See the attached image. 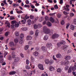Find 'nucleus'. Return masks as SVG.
<instances>
[{"instance_id":"nucleus-38","label":"nucleus","mask_w":76,"mask_h":76,"mask_svg":"<svg viewBox=\"0 0 76 76\" xmlns=\"http://www.w3.org/2000/svg\"><path fill=\"white\" fill-rule=\"evenodd\" d=\"M33 73L34 74L35 73V70L31 71V73H30V74L31 75H32Z\"/></svg>"},{"instance_id":"nucleus-4","label":"nucleus","mask_w":76,"mask_h":76,"mask_svg":"<svg viewBox=\"0 0 76 76\" xmlns=\"http://www.w3.org/2000/svg\"><path fill=\"white\" fill-rule=\"evenodd\" d=\"M62 63V65H64L65 66H66L69 64V62L67 60H66L64 62H63Z\"/></svg>"},{"instance_id":"nucleus-46","label":"nucleus","mask_w":76,"mask_h":76,"mask_svg":"<svg viewBox=\"0 0 76 76\" xmlns=\"http://www.w3.org/2000/svg\"><path fill=\"white\" fill-rule=\"evenodd\" d=\"M64 10L67 11L68 12L69 11V9L68 8H64Z\"/></svg>"},{"instance_id":"nucleus-6","label":"nucleus","mask_w":76,"mask_h":76,"mask_svg":"<svg viewBox=\"0 0 76 76\" xmlns=\"http://www.w3.org/2000/svg\"><path fill=\"white\" fill-rule=\"evenodd\" d=\"M50 21L52 23H53L55 22V23H59V22L58 20V22H56L55 21V20H54V18H53L52 17H51L50 19Z\"/></svg>"},{"instance_id":"nucleus-5","label":"nucleus","mask_w":76,"mask_h":76,"mask_svg":"<svg viewBox=\"0 0 76 76\" xmlns=\"http://www.w3.org/2000/svg\"><path fill=\"white\" fill-rule=\"evenodd\" d=\"M38 67L39 69L42 70H43L44 68L43 67V65L42 64H39L38 65Z\"/></svg>"},{"instance_id":"nucleus-40","label":"nucleus","mask_w":76,"mask_h":76,"mask_svg":"<svg viewBox=\"0 0 76 76\" xmlns=\"http://www.w3.org/2000/svg\"><path fill=\"white\" fill-rule=\"evenodd\" d=\"M24 34H21L20 35V37L21 38H23L24 37Z\"/></svg>"},{"instance_id":"nucleus-43","label":"nucleus","mask_w":76,"mask_h":76,"mask_svg":"<svg viewBox=\"0 0 76 76\" xmlns=\"http://www.w3.org/2000/svg\"><path fill=\"white\" fill-rule=\"evenodd\" d=\"M28 25H30L31 24V20L30 19H28Z\"/></svg>"},{"instance_id":"nucleus-61","label":"nucleus","mask_w":76,"mask_h":76,"mask_svg":"<svg viewBox=\"0 0 76 76\" xmlns=\"http://www.w3.org/2000/svg\"><path fill=\"white\" fill-rule=\"evenodd\" d=\"M54 7L56 9H58V7L57 5H56L54 6Z\"/></svg>"},{"instance_id":"nucleus-13","label":"nucleus","mask_w":76,"mask_h":76,"mask_svg":"<svg viewBox=\"0 0 76 76\" xmlns=\"http://www.w3.org/2000/svg\"><path fill=\"white\" fill-rule=\"evenodd\" d=\"M5 24L7 25V26L9 28H10V23L8 21H6L5 23Z\"/></svg>"},{"instance_id":"nucleus-42","label":"nucleus","mask_w":76,"mask_h":76,"mask_svg":"<svg viewBox=\"0 0 76 76\" xmlns=\"http://www.w3.org/2000/svg\"><path fill=\"white\" fill-rule=\"evenodd\" d=\"M7 54H8V52L5 51L4 53V57H6V56H7Z\"/></svg>"},{"instance_id":"nucleus-14","label":"nucleus","mask_w":76,"mask_h":76,"mask_svg":"<svg viewBox=\"0 0 76 76\" xmlns=\"http://www.w3.org/2000/svg\"><path fill=\"white\" fill-rule=\"evenodd\" d=\"M16 72L15 71H12L9 72V74L10 75H15L16 74Z\"/></svg>"},{"instance_id":"nucleus-48","label":"nucleus","mask_w":76,"mask_h":76,"mask_svg":"<svg viewBox=\"0 0 76 76\" xmlns=\"http://www.w3.org/2000/svg\"><path fill=\"white\" fill-rule=\"evenodd\" d=\"M63 13L65 14V15H67L68 14H69V12H67L65 11H64V12Z\"/></svg>"},{"instance_id":"nucleus-63","label":"nucleus","mask_w":76,"mask_h":76,"mask_svg":"<svg viewBox=\"0 0 76 76\" xmlns=\"http://www.w3.org/2000/svg\"><path fill=\"white\" fill-rule=\"evenodd\" d=\"M45 19L46 20H48L49 19V18H48V17L46 16L45 17Z\"/></svg>"},{"instance_id":"nucleus-35","label":"nucleus","mask_w":76,"mask_h":76,"mask_svg":"<svg viewBox=\"0 0 76 76\" xmlns=\"http://www.w3.org/2000/svg\"><path fill=\"white\" fill-rule=\"evenodd\" d=\"M12 6L14 7H18L19 6V5L18 4H12Z\"/></svg>"},{"instance_id":"nucleus-56","label":"nucleus","mask_w":76,"mask_h":76,"mask_svg":"<svg viewBox=\"0 0 76 76\" xmlns=\"http://www.w3.org/2000/svg\"><path fill=\"white\" fill-rule=\"evenodd\" d=\"M73 23L75 24H76V19H75L74 20Z\"/></svg>"},{"instance_id":"nucleus-2","label":"nucleus","mask_w":76,"mask_h":76,"mask_svg":"<svg viewBox=\"0 0 76 76\" xmlns=\"http://www.w3.org/2000/svg\"><path fill=\"white\" fill-rule=\"evenodd\" d=\"M59 36V34L56 33H55L52 36V38L53 39H56Z\"/></svg>"},{"instance_id":"nucleus-32","label":"nucleus","mask_w":76,"mask_h":76,"mask_svg":"<svg viewBox=\"0 0 76 76\" xmlns=\"http://www.w3.org/2000/svg\"><path fill=\"white\" fill-rule=\"evenodd\" d=\"M16 12L18 14L21 13H23L21 10H19V11H17Z\"/></svg>"},{"instance_id":"nucleus-19","label":"nucleus","mask_w":76,"mask_h":76,"mask_svg":"<svg viewBox=\"0 0 76 76\" xmlns=\"http://www.w3.org/2000/svg\"><path fill=\"white\" fill-rule=\"evenodd\" d=\"M47 25L49 27H50L52 25V23L50 22H48L47 23Z\"/></svg>"},{"instance_id":"nucleus-37","label":"nucleus","mask_w":76,"mask_h":76,"mask_svg":"<svg viewBox=\"0 0 76 76\" xmlns=\"http://www.w3.org/2000/svg\"><path fill=\"white\" fill-rule=\"evenodd\" d=\"M19 24H18L17 22L15 24V26L16 27H18L19 26Z\"/></svg>"},{"instance_id":"nucleus-18","label":"nucleus","mask_w":76,"mask_h":76,"mask_svg":"<svg viewBox=\"0 0 76 76\" xmlns=\"http://www.w3.org/2000/svg\"><path fill=\"white\" fill-rule=\"evenodd\" d=\"M12 58H15V53L14 52H12Z\"/></svg>"},{"instance_id":"nucleus-24","label":"nucleus","mask_w":76,"mask_h":76,"mask_svg":"<svg viewBox=\"0 0 76 76\" xmlns=\"http://www.w3.org/2000/svg\"><path fill=\"white\" fill-rule=\"evenodd\" d=\"M48 39V36L47 35H45L44 38V39L45 40H46Z\"/></svg>"},{"instance_id":"nucleus-36","label":"nucleus","mask_w":76,"mask_h":76,"mask_svg":"<svg viewBox=\"0 0 76 76\" xmlns=\"http://www.w3.org/2000/svg\"><path fill=\"white\" fill-rule=\"evenodd\" d=\"M34 33V32H33V31H30V32H29V34H30V35H33Z\"/></svg>"},{"instance_id":"nucleus-49","label":"nucleus","mask_w":76,"mask_h":76,"mask_svg":"<svg viewBox=\"0 0 76 76\" xmlns=\"http://www.w3.org/2000/svg\"><path fill=\"white\" fill-rule=\"evenodd\" d=\"M43 20V18L41 17L40 18L39 21L40 22H41Z\"/></svg>"},{"instance_id":"nucleus-8","label":"nucleus","mask_w":76,"mask_h":76,"mask_svg":"<svg viewBox=\"0 0 76 76\" xmlns=\"http://www.w3.org/2000/svg\"><path fill=\"white\" fill-rule=\"evenodd\" d=\"M76 69V62H75L74 64V66L72 68V70L75 71Z\"/></svg>"},{"instance_id":"nucleus-25","label":"nucleus","mask_w":76,"mask_h":76,"mask_svg":"<svg viewBox=\"0 0 76 76\" xmlns=\"http://www.w3.org/2000/svg\"><path fill=\"white\" fill-rule=\"evenodd\" d=\"M39 32V31L38 30H37L35 32V35L36 36H38Z\"/></svg>"},{"instance_id":"nucleus-21","label":"nucleus","mask_w":76,"mask_h":76,"mask_svg":"<svg viewBox=\"0 0 76 76\" xmlns=\"http://www.w3.org/2000/svg\"><path fill=\"white\" fill-rule=\"evenodd\" d=\"M9 45H10V46L11 47L14 45V42H10V43Z\"/></svg>"},{"instance_id":"nucleus-23","label":"nucleus","mask_w":76,"mask_h":76,"mask_svg":"<svg viewBox=\"0 0 76 76\" xmlns=\"http://www.w3.org/2000/svg\"><path fill=\"white\" fill-rule=\"evenodd\" d=\"M68 46L67 45H64V46H63V49L64 50H66V49H67L68 48Z\"/></svg>"},{"instance_id":"nucleus-22","label":"nucleus","mask_w":76,"mask_h":76,"mask_svg":"<svg viewBox=\"0 0 76 76\" xmlns=\"http://www.w3.org/2000/svg\"><path fill=\"white\" fill-rule=\"evenodd\" d=\"M61 69L60 68H59L57 69V72L58 73H61Z\"/></svg>"},{"instance_id":"nucleus-52","label":"nucleus","mask_w":76,"mask_h":76,"mask_svg":"<svg viewBox=\"0 0 76 76\" xmlns=\"http://www.w3.org/2000/svg\"><path fill=\"white\" fill-rule=\"evenodd\" d=\"M29 62L28 59L26 60V64L27 65H28L29 64Z\"/></svg>"},{"instance_id":"nucleus-39","label":"nucleus","mask_w":76,"mask_h":76,"mask_svg":"<svg viewBox=\"0 0 76 76\" xmlns=\"http://www.w3.org/2000/svg\"><path fill=\"white\" fill-rule=\"evenodd\" d=\"M15 42L16 43L18 42V39H14Z\"/></svg>"},{"instance_id":"nucleus-51","label":"nucleus","mask_w":76,"mask_h":76,"mask_svg":"<svg viewBox=\"0 0 76 76\" xmlns=\"http://www.w3.org/2000/svg\"><path fill=\"white\" fill-rule=\"evenodd\" d=\"M15 18L14 17H13L12 16H11L10 17V19L11 20H15Z\"/></svg>"},{"instance_id":"nucleus-34","label":"nucleus","mask_w":76,"mask_h":76,"mask_svg":"<svg viewBox=\"0 0 76 76\" xmlns=\"http://www.w3.org/2000/svg\"><path fill=\"white\" fill-rule=\"evenodd\" d=\"M23 41L22 40V39H20L19 40V43L20 44H22L23 43Z\"/></svg>"},{"instance_id":"nucleus-17","label":"nucleus","mask_w":76,"mask_h":76,"mask_svg":"<svg viewBox=\"0 0 76 76\" xmlns=\"http://www.w3.org/2000/svg\"><path fill=\"white\" fill-rule=\"evenodd\" d=\"M27 40H30L32 39V37L30 36H28L26 37Z\"/></svg>"},{"instance_id":"nucleus-58","label":"nucleus","mask_w":76,"mask_h":76,"mask_svg":"<svg viewBox=\"0 0 76 76\" xmlns=\"http://www.w3.org/2000/svg\"><path fill=\"white\" fill-rule=\"evenodd\" d=\"M20 56H21V57H22L23 58V57H24V55L22 53H21L20 54Z\"/></svg>"},{"instance_id":"nucleus-9","label":"nucleus","mask_w":76,"mask_h":76,"mask_svg":"<svg viewBox=\"0 0 76 76\" xmlns=\"http://www.w3.org/2000/svg\"><path fill=\"white\" fill-rule=\"evenodd\" d=\"M42 51H44V52L47 51V48L45 47L42 46Z\"/></svg>"},{"instance_id":"nucleus-29","label":"nucleus","mask_w":76,"mask_h":76,"mask_svg":"<svg viewBox=\"0 0 76 76\" xmlns=\"http://www.w3.org/2000/svg\"><path fill=\"white\" fill-rule=\"evenodd\" d=\"M15 34L16 36H18L19 35V33L17 31H16L15 32Z\"/></svg>"},{"instance_id":"nucleus-3","label":"nucleus","mask_w":76,"mask_h":76,"mask_svg":"<svg viewBox=\"0 0 76 76\" xmlns=\"http://www.w3.org/2000/svg\"><path fill=\"white\" fill-rule=\"evenodd\" d=\"M45 62L46 64H51L53 63L52 61H50L48 59H46L45 61Z\"/></svg>"},{"instance_id":"nucleus-47","label":"nucleus","mask_w":76,"mask_h":76,"mask_svg":"<svg viewBox=\"0 0 76 76\" xmlns=\"http://www.w3.org/2000/svg\"><path fill=\"white\" fill-rule=\"evenodd\" d=\"M27 29V28L26 27L23 28L22 30L23 31H26Z\"/></svg>"},{"instance_id":"nucleus-7","label":"nucleus","mask_w":76,"mask_h":76,"mask_svg":"<svg viewBox=\"0 0 76 76\" xmlns=\"http://www.w3.org/2000/svg\"><path fill=\"white\" fill-rule=\"evenodd\" d=\"M19 60V58L18 57H16L14 59V61L15 62H18Z\"/></svg>"},{"instance_id":"nucleus-59","label":"nucleus","mask_w":76,"mask_h":76,"mask_svg":"<svg viewBox=\"0 0 76 76\" xmlns=\"http://www.w3.org/2000/svg\"><path fill=\"white\" fill-rule=\"evenodd\" d=\"M14 26H15V25H14V24H12V25L11 26V28H14Z\"/></svg>"},{"instance_id":"nucleus-27","label":"nucleus","mask_w":76,"mask_h":76,"mask_svg":"<svg viewBox=\"0 0 76 76\" xmlns=\"http://www.w3.org/2000/svg\"><path fill=\"white\" fill-rule=\"evenodd\" d=\"M60 42L62 45H64L66 43V42L64 40H62Z\"/></svg>"},{"instance_id":"nucleus-16","label":"nucleus","mask_w":76,"mask_h":76,"mask_svg":"<svg viewBox=\"0 0 76 76\" xmlns=\"http://www.w3.org/2000/svg\"><path fill=\"white\" fill-rule=\"evenodd\" d=\"M47 46L48 48H51L52 44L51 43L48 44L47 45Z\"/></svg>"},{"instance_id":"nucleus-60","label":"nucleus","mask_w":76,"mask_h":76,"mask_svg":"<svg viewBox=\"0 0 76 76\" xmlns=\"http://www.w3.org/2000/svg\"><path fill=\"white\" fill-rule=\"evenodd\" d=\"M9 35V32H6L5 34V35L6 36H7Z\"/></svg>"},{"instance_id":"nucleus-33","label":"nucleus","mask_w":76,"mask_h":76,"mask_svg":"<svg viewBox=\"0 0 76 76\" xmlns=\"http://www.w3.org/2000/svg\"><path fill=\"white\" fill-rule=\"evenodd\" d=\"M69 26H70L69 23H68L66 24V28L67 29H68V28L69 27Z\"/></svg>"},{"instance_id":"nucleus-62","label":"nucleus","mask_w":76,"mask_h":76,"mask_svg":"<svg viewBox=\"0 0 76 76\" xmlns=\"http://www.w3.org/2000/svg\"><path fill=\"white\" fill-rule=\"evenodd\" d=\"M30 18H31V19H33L34 18V17L33 16L30 15Z\"/></svg>"},{"instance_id":"nucleus-55","label":"nucleus","mask_w":76,"mask_h":76,"mask_svg":"<svg viewBox=\"0 0 76 76\" xmlns=\"http://www.w3.org/2000/svg\"><path fill=\"white\" fill-rule=\"evenodd\" d=\"M61 24L62 25H64V21L63 20H62V21H61Z\"/></svg>"},{"instance_id":"nucleus-28","label":"nucleus","mask_w":76,"mask_h":76,"mask_svg":"<svg viewBox=\"0 0 76 76\" xmlns=\"http://www.w3.org/2000/svg\"><path fill=\"white\" fill-rule=\"evenodd\" d=\"M61 45H62L61 43V42H60L57 43V45L59 47L60 46H61Z\"/></svg>"},{"instance_id":"nucleus-54","label":"nucleus","mask_w":76,"mask_h":76,"mask_svg":"<svg viewBox=\"0 0 76 76\" xmlns=\"http://www.w3.org/2000/svg\"><path fill=\"white\" fill-rule=\"evenodd\" d=\"M55 13H54L53 14L50 13V14H49V15H50L51 16H54Z\"/></svg>"},{"instance_id":"nucleus-64","label":"nucleus","mask_w":76,"mask_h":76,"mask_svg":"<svg viewBox=\"0 0 76 76\" xmlns=\"http://www.w3.org/2000/svg\"><path fill=\"white\" fill-rule=\"evenodd\" d=\"M36 48V50L37 51H38V50H39V47H36L35 48Z\"/></svg>"},{"instance_id":"nucleus-53","label":"nucleus","mask_w":76,"mask_h":76,"mask_svg":"<svg viewBox=\"0 0 76 76\" xmlns=\"http://www.w3.org/2000/svg\"><path fill=\"white\" fill-rule=\"evenodd\" d=\"M61 15L60 14L58 13V14L57 17L58 18H60L61 17Z\"/></svg>"},{"instance_id":"nucleus-44","label":"nucleus","mask_w":76,"mask_h":76,"mask_svg":"<svg viewBox=\"0 0 76 76\" xmlns=\"http://www.w3.org/2000/svg\"><path fill=\"white\" fill-rule=\"evenodd\" d=\"M26 68L27 69H31L30 67L28 66H26Z\"/></svg>"},{"instance_id":"nucleus-57","label":"nucleus","mask_w":76,"mask_h":76,"mask_svg":"<svg viewBox=\"0 0 76 76\" xmlns=\"http://www.w3.org/2000/svg\"><path fill=\"white\" fill-rule=\"evenodd\" d=\"M3 62V59H0V63H2Z\"/></svg>"},{"instance_id":"nucleus-30","label":"nucleus","mask_w":76,"mask_h":76,"mask_svg":"<svg viewBox=\"0 0 76 76\" xmlns=\"http://www.w3.org/2000/svg\"><path fill=\"white\" fill-rule=\"evenodd\" d=\"M29 48V46L28 45H26L25 47V50H27Z\"/></svg>"},{"instance_id":"nucleus-20","label":"nucleus","mask_w":76,"mask_h":76,"mask_svg":"<svg viewBox=\"0 0 76 76\" xmlns=\"http://www.w3.org/2000/svg\"><path fill=\"white\" fill-rule=\"evenodd\" d=\"M72 67H70L68 69V73H70L72 72Z\"/></svg>"},{"instance_id":"nucleus-41","label":"nucleus","mask_w":76,"mask_h":76,"mask_svg":"<svg viewBox=\"0 0 76 76\" xmlns=\"http://www.w3.org/2000/svg\"><path fill=\"white\" fill-rule=\"evenodd\" d=\"M69 15H70V16L71 17H72L73 16H74V14L72 13H70Z\"/></svg>"},{"instance_id":"nucleus-1","label":"nucleus","mask_w":76,"mask_h":76,"mask_svg":"<svg viewBox=\"0 0 76 76\" xmlns=\"http://www.w3.org/2000/svg\"><path fill=\"white\" fill-rule=\"evenodd\" d=\"M43 31L46 34H49L50 32V29L48 28L46 26L43 27Z\"/></svg>"},{"instance_id":"nucleus-11","label":"nucleus","mask_w":76,"mask_h":76,"mask_svg":"<svg viewBox=\"0 0 76 76\" xmlns=\"http://www.w3.org/2000/svg\"><path fill=\"white\" fill-rule=\"evenodd\" d=\"M62 57L60 53L56 55V58H61Z\"/></svg>"},{"instance_id":"nucleus-31","label":"nucleus","mask_w":76,"mask_h":76,"mask_svg":"<svg viewBox=\"0 0 76 76\" xmlns=\"http://www.w3.org/2000/svg\"><path fill=\"white\" fill-rule=\"evenodd\" d=\"M17 23L16 21L15 20H13L12 21V25H14V24H15V25L16 24V23Z\"/></svg>"},{"instance_id":"nucleus-15","label":"nucleus","mask_w":76,"mask_h":76,"mask_svg":"<svg viewBox=\"0 0 76 76\" xmlns=\"http://www.w3.org/2000/svg\"><path fill=\"white\" fill-rule=\"evenodd\" d=\"M49 69L50 71H52L55 70V68L53 66H50L49 68Z\"/></svg>"},{"instance_id":"nucleus-50","label":"nucleus","mask_w":76,"mask_h":76,"mask_svg":"<svg viewBox=\"0 0 76 76\" xmlns=\"http://www.w3.org/2000/svg\"><path fill=\"white\" fill-rule=\"evenodd\" d=\"M69 68V66H66L65 67V71H66L68 70Z\"/></svg>"},{"instance_id":"nucleus-26","label":"nucleus","mask_w":76,"mask_h":76,"mask_svg":"<svg viewBox=\"0 0 76 76\" xmlns=\"http://www.w3.org/2000/svg\"><path fill=\"white\" fill-rule=\"evenodd\" d=\"M38 54V52L36 51L34 53V55L35 56H37Z\"/></svg>"},{"instance_id":"nucleus-10","label":"nucleus","mask_w":76,"mask_h":76,"mask_svg":"<svg viewBox=\"0 0 76 76\" xmlns=\"http://www.w3.org/2000/svg\"><path fill=\"white\" fill-rule=\"evenodd\" d=\"M65 60H69L71 59V57L69 56H66L65 57Z\"/></svg>"},{"instance_id":"nucleus-12","label":"nucleus","mask_w":76,"mask_h":76,"mask_svg":"<svg viewBox=\"0 0 76 76\" xmlns=\"http://www.w3.org/2000/svg\"><path fill=\"white\" fill-rule=\"evenodd\" d=\"M75 26H73L72 25H70V28L72 30V31L74 30L75 28Z\"/></svg>"},{"instance_id":"nucleus-45","label":"nucleus","mask_w":76,"mask_h":76,"mask_svg":"<svg viewBox=\"0 0 76 76\" xmlns=\"http://www.w3.org/2000/svg\"><path fill=\"white\" fill-rule=\"evenodd\" d=\"M34 29H37V28H38V26L36 25V24H35L34 25Z\"/></svg>"}]
</instances>
